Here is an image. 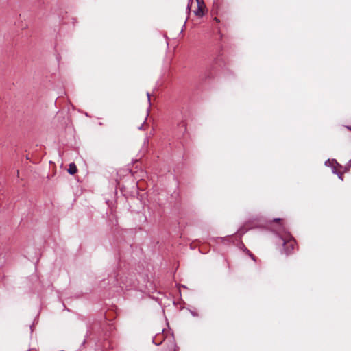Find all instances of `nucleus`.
I'll return each instance as SVG.
<instances>
[{
    "label": "nucleus",
    "mask_w": 351,
    "mask_h": 351,
    "mask_svg": "<svg viewBox=\"0 0 351 351\" xmlns=\"http://www.w3.org/2000/svg\"><path fill=\"white\" fill-rule=\"evenodd\" d=\"M245 251L250 255V256L254 260V256L252 254H251V252L247 250V249H245Z\"/></svg>",
    "instance_id": "1a4fd4ad"
},
{
    "label": "nucleus",
    "mask_w": 351,
    "mask_h": 351,
    "mask_svg": "<svg viewBox=\"0 0 351 351\" xmlns=\"http://www.w3.org/2000/svg\"><path fill=\"white\" fill-rule=\"evenodd\" d=\"M193 3V0H189L188 5H187V7H186V13L188 14V16H187V18L185 20V22H184V24L183 27H185L186 23V21L188 20V18H189V15L190 14V12H191V4Z\"/></svg>",
    "instance_id": "20e7f679"
},
{
    "label": "nucleus",
    "mask_w": 351,
    "mask_h": 351,
    "mask_svg": "<svg viewBox=\"0 0 351 351\" xmlns=\"http://www.w3.org/2000/svg\"><path fill=\"white\" fill-rule=\"evenodd\" d=\"M277 233L282 241L285 253L287 255L291 254L294 250L295 241L284 226H280Z\"/></svg>",
    "instance_id": "f257e3e1"
},
{
    "label": "nucleus",
    "mask_w": 351,
    "mask_h": 351,
    "mask_svg": "<svg viewBox=\"0 0 351 351\" xmlns=\"http://www.w3.org/2000/svg\"><path fill=\"white\" fill-rule=\"evenodd\" d=\"M196 1L197 3V8H199V6H204V2L202 1V0H196Z\"/></svg>",
    "instance_id": "6e6552de"
},
{
    "label": "nucleus",
    "mask_w": 351,
    "mask_h": 351,
    "mask_svg": "<svg viewBox=\"0 0 351 351\" xmlns=\"http://www.w3.org/2000/svg\"><path fill=\"white\" fill-rule=\"evenodd\" d=\"M191 314H192L193 316H196V315H197V314H196V313H193V312H191Z\"/></svg>",
    "instance_id": "2eb2a0df"
},
{
    "label": "nucleus",
    "mask_w": 351,
    "mask_h": 351,
    "mask_svg": "<svg viewBox=\"0 0 351 351\" xmlns=\"http://www.w3.org/2000/svg\"><path fill=\"white\" fill-rule=\"evenodd\" d=\"M332 173H335V174H337L339 177V179H341V180H343V175L342 173H338L336 170V168L335 167H333L332 168Z\"/></svg>",
    "instance_id": "423d86ee"
},
{
    "label": "nucleus",
    "mask_w": 351,
    "mask_h": 351,
    "mask_svg": "<svg viewBox=\"0 0 351 351\" xmlns=\"http://www.w3.org/2000/svg\"><path fill=\"white\" fill-rule=\"evenodd\" d=\"M146 120H147V118H145V121H144L143 123L141 125H140V126L138 127V130H144V126H143V125H144V123L146 122Z\"/></svg>",
    "instance_id": "9d476101"
},
{
    "label": "nucleus",
    "mask_w": 351,
    "mask_h": 351,
    "mask_svg": "<svg viewBox=\"0 0 351 351\" xmlns=\"http://www.w3.org/2000/svg\"><path fill=\"white\" fill-rule=\"evenodd\" d=\"M77 169L74 163H71L69 165V168L68 169V172L71 175H74L77 172Z\"/></svg>",
    "instance_id": "f03ea898"
},
{
    "label": "nucleus",
    "mask_w": 351,
    "mask_h": 351,
    "mask_svg": "<svg viewBox=\"0 0 351 351\" xmlns=\"http://www.w3.org/2000/svg\"><path fill=\"white\" fill-rule=\"evenodd\" d=\"M280 221V218H275V219H274V221Z\"/></svg>",
    "instance_id": "ddd939ff"
},
{
    "label": "nucleus",
    "mask_w": 351,
    "mask_h": 351,
    "mask_svg": "<svg viewBox=\"0 0 351 351\" xmlns=\"http://www.w3.org/2000/svg\"><path fill=\"white\" fill-rule=\"evenodd\" d=\"M244 233H245V231H243L242 228H241V229L239 230V234L240 235H241V234H244Z\"/></svg>",
    "instance_id": "f8f14e48"
},
{
    "label": "nucleus",
    "mask_w": 351,
    "mask_h": 351,
    "mask_svg": "<svg viewBox=\"0 0 351 351\" xmlns=\"http://www.w3.org/2000/svg\"><path fill=\"white\" fill-rule=\"evenodd\" d=\"M334 163H337V161L335 159H332V160L328 159L325 162V165H326V166H332Z\"/></svg>",
    "instance_id": "39448f33"
},
{
    "label": "nucleus",
    "mask_w": 351,
    "mask_h": 351,
    "mask_svg": "<svg viewBox=\"0 0 351 351\" xmlns=\"http://www.w3.org/2000/svg\"><path fill=\"white\" fill-rule=\"evenodd\" d=\"M347 128L350 130H351V127L350 126H347Z\"/></svg>",
    "instance_id": "dca6fc26"
},
{
    "label": "nucleus",
    "mask_w": 351,
    "mask_h": 351,
    "mask_svg": "<svg viewBox=\"0 0 351 351\" xmlns=\"http://www.w3.org/2000/svg\"><path fill=\"white\" fill-rule=\"evenodd\" d=\"M147 99H148V102L149 104V105L151 104V102H150V94L149 93H147Z\"/></svg>",
    "instance_id": "9b49d317"
},
{
    "label": "nucleus",
    "mask_w": 351,
    "mask_h": 351,
    "mask_svg": "<svg viewBox=\"0 0 351 351\" xmlns=\"http://www.w3.org/2000/svg\"><path fill=\"white\" fill-rule=\"evenodd\" d=\"M351 167V159L348 161V162L346 165V171H348Z\"/></svg>",
    "instance_id": "0eeeda50"
},
{
    "label": "nucleus",
    "mask_w": 351,
    "mask_h": 351,
    "mask_svg": "<svg viewBox=\"0 0 351 351\" xmlns=\"http://www.w3.org/2000/svg\"><path fill=\"white\" fill-rule=\"evenodd\" d=\"M194 14L198 17H202L204 15L202 6H199V8H197V9L194 11Z\"/></svg>",
    "instance_id": "7ed1b4c3"
},
{
    "label": "nucleus",
    "mask_w": 351,
    "mask_h": 351,
    "mask_svg": "<svg viewBox=\"0 0 351 351\" xmlns=\"http://www.w3.org/2000/svg\"><path fill=\"white\" fill-rule=\"evenodd\" d=\"M147 143H148V139L146 138L145 139L144 144H147Z\"/></svg>",
    "instance_id": "4468645a"
}]
</instances>
